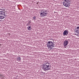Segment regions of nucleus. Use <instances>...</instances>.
Returning <instances> with one entry per match:
<instances>
[{"label":"nucleus","instance_id":"nucleus-14","mask_svg":"<svg viewBox=\"0 0 79 79\" xmlns=\"http://www.w3.org/2000/svg\"><path fill=\"white\" fill-rule=\"evenodd\" d=\"M1 10H3V9H1Z\"/></svg>","mask_w":79,"mask_h":79},{"label":"nucleus","instance_id":"nucleus-5","mask_svg":"<svg viewBox=\"0 0 79 79\" xmlns=\"http://www.w3.org/2000/svg\"><path fill=\"white\" fill-rule=\"evenodd\" d=\"M41 12L40 13V15L41 17H44L45 16H46L47 15V10H41Z\"/></svg>","mask_w":79,"mask_h":79},{"label":"nucleus","instance_id":"nucleus-4","mask_svg":"<svg viewBox=\"0 0 79 79\" xmlns=\"http://www.w3.org/2000/svg\"><path fill=\"white\" fill-rule=\"evenodd\" d=\"M6 16V13L5 12L0 11V19H4Z\"/></svg>","mask_w":79,"mask_h":79},{"label":"nucleus","instance_id":"nucleus-6","mask_svg":"<svg viewBox=\"0 0 79 79\" xmlns=\"http://www.w3.org/2000/svg\"><path fill=\"white\" fill-rule=\"evenodd\" d=\"M68 41L67 40H65L64 42V47H66L67 46L68 44Z\"/></svg>","mask_w":79,"mask_h":79},{"label":"nucleus","instance_id":"nucleus-15","mask_svg":"<svg viewBox=\"0 0 79 79\" xmlns=\"http://www.w3.org/2000/svg\"><path fill=\"white\" fill-rule=\"evenodd\" d=\"M0 21H1V20H0Z\"/></svg>","mask_w":79,"mask_h":79},{"label":"nucleus","instance_id":"nucleus-2","mask_svg":"<svg viewBox=\"0 0 79 79\" xmlns=\"http://www.w3.org/2000/svg\"><path fill=\"white\" fill-rule=\"evenodd\" d=\"M47 47L50 49H52L54 47V44L52 41H49L47 43Z\"/></svg>","mask_w":79,"mask_h":79},{"label":"nucleus","instance_id":"nucleus-8","mask_svg":"<svg viewBox=\"0 0 79 79\" xmlns=\"http://www.w3.org/2000/svg\"><path fill=\"white\" fill-rule=\"evenodd\" d=\"M21 57H19L17 58V61H21Z\"/></svg>","mask_w":79,"mask_h":79},{"label":"nucleus","instance_id":"nucleus-1","mask_svg":"<svg viewBox=\"0 0 79 79\" xmlns=\"http://www.w3.org/2000/svg\"><path fill=\"white\" fill-rule=\"evenodd\" d=\"M51 66L49 63H45L43 64V69L45 71L50 69Z\"/></svg>","mask_w":79,"mask_h":79},{"label":"nucleus","instance_id":"nucleus-3","mask_svg":"<svg viewBox=\"0 0 79 79\" xmlns=\"http://www.w3.org/2000/svg\"><path fill=\"white\" fill-rule=\"evenodd\" d=\"M70 0H65L63 2V5L66 7H69L70 6Z\"/></svg>","mask_w":79,"mask_h":79},{"label":"nucleus","instance_id":"nucleus-10","mask_svg":"<svg viewBox=\"0 0 79 79\" xmlns=\"http://www.w3.org/2000/svg\"><path fill=\"white\" fill-rule=\"evenodd\" d=\"M33 20L35 21V19H36V17L34 16L33 18Z\"/></svg>","mask_w":79,"mask_h":79},{"label":"nucleus","instance_id":"nucleus-7","mask_svg":"<svg viewBox=\"0 0 79 79\" xmlns=\"http://www.w3.org/2000/svg\"><path fill=\"white\" fill-rule=\"evenodd\" d=\"M68 34V31L67 30H65L63 32V35H67Z\"/></svg>","mask_w":79,"mask_h":79},{"label":"nucleus","instance_id":"nucleus-13","mask_svg":"<svg viewBox=\"0 0 79 79\" xmlns=\"http://www.w3.org/2000/svg\"><path fill=\"white\" fill-rule=\"evenodd\" d=\"M29 25V24L28 23L26 24V26H28Z\"/></svg>","mask_w":79,"mask_h":79},{"label":"nucleus","instance_id":"nucleus-11","mask_svg":"<svg viewBox=\"0 0 79 79\" xmlns=\"http://www.w3.org/2000/svg\"><path fill=\"white\" fill-rule=\"evenodd\" d=\"M1 77L2 78V79H3V78L4 77V76H3V75H1Z\"/></svg>","mask_w":79,"mask_h":79},{"label":"nucleus","instance_id":"nucleus-9","mask_svg":"<svg viewBox=\"0 0 79 79\" xmlns=\"http://www.w3.org/2000/svg\"><path fill=\"white\" fill-rule=\"evenodd\" d=\"M28 30H29V31H31V27H27Z\"/></svg>","mask_w":79,"mask_h":79},{"label":"nucleus","instance_id":"nucleus-12","mask_svg":"<svg viewBox=\"0 0 79 79\" xmlns=\"http://www.w3.org/2000/svg\"><path fill=\"white\" fill-rule=\"evenodd\" d=\"M31 23V22L30 21H28V24H30V23Z\"/></svg>","mask_w":79,"mask_h":79}]
</instances>
